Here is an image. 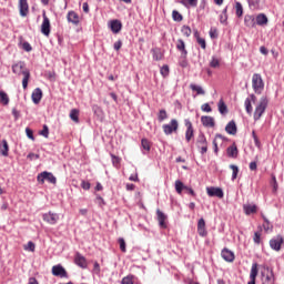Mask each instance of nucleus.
<instances>
[{"label": "nucleus", "mask_w": 284, "mask_h": 284, "mask_svg": "<svg viewBox=\"0 0 284 284\" xmlns=\"http://www.w3.org/2000/svg\"><path fill=\"white\" fill-rule=\"evenodd\" d=\"M9 146H8V141H6V140H2L1 142H0V154L2 155V156H8V152H9Z\"/></svg>", "instance_id": "obj_29"}, {"label": "nucleus", "mask_w": 284, "mask_h": 284, "mask_svg": "<svg viewBox=\"0 0 284 284\" xmlns=\"http://www.w3.org/2000/svg\"><path fill=\"white\" fill-rule=\"evenodd\" d=\"M81 187H82V190H90V187H91L90 182H87L83 180L81 182Z\"/></svg>", "instance_id": "obj_59"}, {"label": "nucleus", "mask_w": 284, "mask_h": 284, "mask_svg": "<svg viewBox=\"0 0 284 284\" xmlns=\"http://www.w3.org/2000/svg\"><path fill=\"white\" fill-rule=\"evenodd\" d=\"M222 258L226 261L227 263H233L234 262V252L223 248L221 253Z\"/></svg>", "instance_id": "obj_19"}, {"label": "nucleus", "mask_w": 284, "mask_h": 284, "mask_svg": "<svg viewBox=\"0 0 284 284\" xmlns=\"http://www.w3.org/2000/svg\"><path fill=\"white\" fill-rule=\"evenodd\" d=\"M42 219L45 223H49V225H57V223H59V214L52 213L51 211L44 213Z\"/></svg>", "instance_id": "obj_8"}, {"label": "nucleus", "mask_w": 284, "mask_h": 284, "mask_svg": "<svg viewBox=\"0 0 284 284\" xmlns=\"http://www.w3.org/2000/svg\"><path fill=\"white\" fill-rule=\"evenodd\" d=\"M12 114H13L16 121H18L19 116H21V112H19V110H17V109H12Z\"/></svg>", "instance_id": "obj_61"}, {"label": "nucleus", "mask_w": 284, "mask_h": 284, "mask_svg": "<svg viewBox=\"0 0 284 284\" xmlns=\"http://www.w3.org/2000/svg\"><path fill=\"white\" fill-rule=\"evenodd\" d=\"M183 190H187V186H185V184H183L181 180L175 181V191L178 192V194H182Z\"/></svg>", "instance_id": "obj_33"}, {"label": "nucleus", "mask_w": 284, "mask_h": 284, "mask_svg": "<svg viewBox=\"0 0 284 284\" xmlns=\"http://www.w3.org/2000/svg\"><path fill=\"white\" fill-rule=\"evenodd\" d=\"M153 59L155 61H161V59H163V54L161 53V51L159 50H153Z\"/></svg>", "instance_id": "obj_49"}, {"label": "nucleus", "mask_w": 284, "mask_h": 284, "mask_svg": "<svg viewBox=\"0 0 284 284\" xmlns=\"http://www.w3.org/2000/svg\"><path fill=\"white\" fill-rule=\"evenodd\" d=\"M41 32L44 34V37H50V19L48 18V16H45V12L43 13Z\"/></svg>", "instance_id": "obj_13"}, {"label": "nucleus", "mask_w": 284, "mask_h": 284, "mask_svg": "<svg viewBox=\"0 0 284 284\" xmlns=\"http://www.w3.org/2000/svg\"><path fill=\"white\" fill-rule=\"evenodd\" d=\"M253 241H254V243H256V245H261V232L254 233Z\"/></svg>", "instance_id": "obj_54"}, {"label": "nucleus", "mask_w": 284, "mask_h": 284, "mask_svg": "<svg viewBox=\"0 0 284 284\" xmlns=\"http://www.w3.org/2000/svg\"><path fill=\"white\" fill-rule=\"evenodd\" d=\"M244 23L247 28H254V26H256V22L253 16H245Z\"/></svg>", "instance_id": "obj_32"}, {"label": "nucleus", "mask_w": 284, "mask_h": 284, "mask_svg": "<svg viewBox=\"0 0 284 284\" xmlns=\"http://www.w3.org/2000/svg\"><path fill=\"white\" fill-rule=\"evenodd\" d=\"M156 215H158V221H159V225L160 227H168V224H165V221H168V215H165V213L161 212V210L156 211Z\"/></svg>", "instance_id": "obj_22"}, {"label": "nucleus", "mask_w": 284, "mask_h": 284, "mask_svg": "<svg viewBox=\"0 0 284 284\" xmlns=\"http://www.w3.org/2000/svg\"><path fill=\"white\" fill-rule=\"evenodd\" d=\"M24 250H26L27 252H34L36 245L33 244V242H28V243L24 245Z\"/></svg>", "instance_id": "obj_48"}, {"label": "nucleus", "mask_w": 284, "mask_h": 284, "mask_svg": "<svg viewBox=\"0 0 284 284\" xmlns=\"http://www.w3.org/2000/svg\"><path fill=\"white\" fill-rule=\"evenodd\" d=\"M217 108H219L220 114H227V105L223 100L219 101Z\"/></svg>", "instance_id": "obj_35"}, {"label": "nucleus", "mask_w": 284, "mask_h": 284, "mask_svg": "<svg viewBox=\"0 0 284 284\" xmlns=\"http://www.w3.org/2000/svg\"><path fill=\"white\" fill-rule=\"evenodd\" d=\"M141 145L143 150H145L146 152H150V141H148V139H142Z\"/></svg>", "instance_id": "obj_47"}, {"label": "nucleus", "mask_w": 284, "mask_h": 284, "mask_svg": "<svg viewBox=\"0 0 284 284\" xmlns=\"http://www.w3.org/2000/svg\"><path fill=\"white\" fill-rule=\"evenodd\" d=\"M122 284H134V280L132 275L125 276L121 281Z\"/></svg>", "instance_id": "obj_45"}, {"label": "nucleus", "mask_w": 284, "mask_h": 284, "mask_svg": "<svg viewBox=\"0 0 284 284\" xmlns=\"http://www.w3.org/2000/svg\"><path fill=\"white\" fill-rule=\"evenodd\" d=\"M19 11H20V17H28V12H30L28 0H19Z\"/></svg>", "instance_id": "obj_16"}, {"label": "nucleus", "mask_w": 284, "mask_h": 284, "mask_svg": "<svg viewBox=\"0 0 284 284\" xmlns=\"http://www.w3.org/2000/svg\"><path fill=\"white\" fill-rule=\"evenodd\" d=\"M26 134H27L28 139H31V141H34V133L32 132V130L30 128L26 129Z\"/></svg>", "instance_id": "obj_57"}, {"label": "nucleus", "mask_w": 284, "mask_h": 284, "mask_svg": "<svg viewBox=\"0 0 284 284\" xmlns=\"http://www.w3.org/2000/svg\"><path fill=\"white\" fill-rule=\"evenodd\" d=\"M283 235H277L270 241V247L275 252H281V245H283Z\"/></svg>", "instance_id": "obj_9"}, {"label": "nucleus", "mask_w": 284, "mask_h": 284, "mask_svg": "<svg viewBox=\"0 0 284 284\" xmlns=\"http://www.w3.org/2000/svg\"><path fill=\"white\" fill-rule=\"evenodd\" d=\"M70 119L71 121H74V123H79V110L72 109L70 112Z\"/></svg>", "instance_id": "obj_37"}, {"label": "nucleus", "mask_w": 284, "mask_h": 284, "mask_svg": "<svg viewBox=\"0 0 284 284\" xmlns=\"http://www.w3.org/2000/svg\"><path fill=\"white\" fill-rule=\"evenodd\" d=\"M184 125L186 128L185 131V141L190 143L192 139H194V126L192 125V122L190 120H184Z\"/></svg>", "instance_id": "obj_7"}, {"label": "nucleus", "mask_w": 284, "mask_h": 284, "mask_svg": "<svg viewBox=\"0 0 284 284\" xmlns=\"http://www.w3.org/2000/svg\"><path fill=\"white\" fill-rule=\"evenodd\" d=\"M181 68H187V60L183 58V60L180 61Z\"/></svg>", "instance_id": "obj_63"}, {"label": "nucleus", "mask_w": 284, "mask_h": 284, "mask_svg": "<svg viewBox=\"0 0 284 284\" xmlns=\"http://www.w3.org/2000/svg\"><path fill=\"white\" fill-rule=\"evenodd\" d=\"M181 3L182 6H185V8H187V6H191L192 8H196L199 0H182Z\"/></svg>", "instance_id": "obj_38"}, {"label": "nucleus", "mask_w": 284, "mask_h": 284, "mask_svg": "<svg viewBox=\"0 0 284 284\" xmlns=\"http://www.w3.org/2000/svg\"><path fill=\"white\" fill-rule=\"evenodd\" d=\"M197 233L200 236H207V230L205 229V220L200 219L197 222Z\"/></svg>", "instance_id": "obj_23"}, {"label": "nucleus", "mask_w": 284, "mask_h": 284, "mask_svg": "<svg viewBox=\"0 0 284 284\" xmlns=\"http://www.w3.org/2000/svg\"><path fill=\"white\" fill-rule=\"evenodd\" d=\"M112 158V163L115 168H119V164L121 163V159H119V156H115V155H111Z\"/></svg>", "instance_id": "obj_55"}, {"label": "nucleus", "mask_w": 284, "mask_h": 284, "mask_svg": "<svg viewBox=\"0 0 284 284\" xmlns=\"http://www.w3.org/2000/svg\"><path fill=\"white\" fill-rule=\"evenodd\" d=\"M252 88H253L255 94H261V92H263V90L265 88V83L263 82V78L261 77V74H258V73L253 74Z\"/></svg>", "instance_id": "obj_3"}, {"label": "nucleus", "mask_w": 284, "mask_h": 284, "mask_svg": "<svg viewBox=\"0 0 284 284\" xmlns=\"http://www.w3.org/2000/svg\"><path fill=\"white\" fill-rule=\"evenodd\" d=\"M219 141H223V135L217 134V135H215V139L213 140L215 154H219Z\"/></svg>", "instance_id": "obj_36"}, {"label": "nucleus", "mask_w": 284, "mask_h": 284, "mask_svg": "<svg viewBox=\"0 0 284 284\" xmlns=\"http://www.w3.org/2000/svg\"><path fill=\"white\" fill-rule=\"evenodd\" d=\"M201 123L204 125V128H214L215 125L214 118L210 115H203L201 118Z\"/></svg>", "instance_id": "obj_20"}, {"label": "nucleus", "mask_w": 284, "mask_h": 284, "mask_svg": "<svg viewBox=\"0 0 284 284\" xmlns=\"http://www.w3.org/2000/svg\"><path fill=\"white\" fill-rule=\"evenodd\" d=\"M37 179L38 183L44 184L45 181H48L49 183H52V185H57V178L50 172L43 171L38 174Z\"/></svg>", "instance_id": "obj_5"}, {"label": "nucleus", "mask_w": 284, "mask_h": 284, "mask_svg": "<svg viewBox=\"0 0 284 284\" xmlns=\"http://www.w3.org/2000/svg\"><path fill=\"white\" fill-rule=\"evenodd\" d=\"M243 211L246 216H251V214H256V212H258V206H256V204L247 203L243 205Z\"/></svg>", "instance_id": "obj_17"}, {"label": "nucleus", "mask_w": 284, "mask_h": 284, "mask_svg": "<svg viewBox=\"0 0 284 284\" xmlns=\"http://www.w3.org/2000/svg\"><path fill=\"white\" fill-rule=\"evenodd\" d=\"M118 243H119V245H120L121 252H128V250L125 248V240H124L123 237H120V239L118 240Z\"/></svg>", "instance_id": "obj_50"}, {"label": "nucleus", "mask_w": 284, "mask_h": 284, "mask_svg": "<svg viewBox=\"0 0 284 284\" xmlns=\"http://www.w3.org/2000/svg\"><path fill=\"white\" fill-rule=\"evenodd\" d=\"M28 284H39V281H37L34 277H30Z\"/></svg>", "instance_id": "obj_64"}, {"label": "nucleus", "mask_w": 284, "mask_h": 284, "mask_svg": "<svg viewBox=\"0 0 284 284\" xmlns=\"http://www.w3.org/2000/svg\"><path fill=\"white\" fill-rule=\"evenodd\" d=\"M220 22H221V23H227V14L222 13V14L220 16Z\"/></svg>", "instance_id": "obj_62"}, {"label": "nucleus", "mask_w": 284, "mask_h": 284, "mask_svg": "<svg viewBox=\"0 0 284 284\" xmlns=\"http://www.w3.org/2000/svg\"><path fill=\"white\" fill-rule=\"evenodd\" d=\"M176 48L182 52V59H185V57H187V50L185 49V42L182 39L178 40Z\"/></svg>", "instance_id": "obj_27"}, {"label": "nucleus", "mask_w": 284, "mask_h": 284, "mask_svg": "<svg viewBox=\"0 0 284 284\" xmlns=\"http://www.w3.org/2000/svg\"><path fill=\"white\" fill-rule=\"evenodd\" d=\"M252 103H256V95L254 94H251L248 98L245 99L244 105L247 114H252V112H254Z\"/></svg>", "instance_id": "obj_14"}, {"label": "nucleus", "mask_w": 284, "mask_h": 284, "mask_svg": "<svg viewBox=\"0 0 284 284\" xmlns=\"http://www.w3.org/2000/svg\"><path fill=\"white\" fill-rule=\"evenodd\" d=\"M190 88L193 92H196V94L203 95L205 94V90H203V87L199 84L191 83Z\"/></svg>", "instance_id": "obj_31"}, {"label": "nucleus", "mask_w": 284, "mask_h": 284, "mask_svg": "<svg viewBox=\"0 0 284 284\" xmlns=\"http://www.w3.org/2000/svg\"><path fill=\"white\" fill-rule=\"evenodd\" d=\"M23 67L19 65V64H14L12 67V71L14 72V74H20V72H22L23 74V79H22V88L23 90H26L28 88V81H30V71L28 70H22ZM22 70V71H21Z\"/></svg>", "instance_id": "obj_4"}, {"label": "nucleus", "mask_w": 284, "mask_h": 284, "mask_svg": "<svg viewBox=\"0 0 284 284\" xmlns=\"http://www.w3.org/2000/svg\"><path fill=\"white\" fill-rule=\"evenodd\" d=\"M225 131L227 132V134H236V122L230 121L225 126Z\"/></svg>", "instance_id": "obj_28"}, {"label": "nucleus", "mask_w": 284, "mask_h": 284, "mask_svg": "<svg viewBox=\"0 0 284 284\" xmlns=\"http://www.w3.org/2000/svg\"><path fill=\"white\" fill-rule=\"evenodd\" d=\"M172 18H173V21H183V16L180 14V12L176 11V10H174V11L172 12Z\"/></svg>", "instance_id": "obj_43"}, {"label": "nucleus", "mask_w": 284, "mask_h": 284, "mask_svg": "<svg viewBox=\"0 0 284 284\" xmlns=\"http://www.w3.org/2000/svg\"><path fill=\"white\" fill-rule=\"evenodd\" d=\"M22 48L26 52H32V45L29 42H23Z\"/></svg>", "instance_id": "obj_58"}, {"label": "nucleus", "mask_w": 284, "mask_h": 284, "mask_svg": "<svg viewBox=\"0 0 284 284\" xmlns=\"http://www.w3.org/2000/svg\"><path fill=\"white\" fill-rule=\"evenodd\" d=\"M122 45H123V42L121 40H119L113 44V48H114V50L119 51V50H121Z\"/></svg>", "instance_id": "obj_60"}, {"label": "nucleus", "mask_w": 284, "mask_h": 284, "mask_svg": "<svg viewBox=\"0 0 284 284\" xmlns=\"http://www.w3.org/2000/svg\"><path fill=\"white\" fill-rule=\"evenodd\" d=\"M67 19H68L69 23H73V26H79V14H77V12L69 11Z\"/></svg>", "instance_id": "obj_24"}, {"label": "nucleus", "mask_w": 284, "mask_h": 284, "mask_svg": "<svg viewBox=\"0 0 284 284\" xmlns=\"http://www.w3.org/2000/svg\"><path fill=\"white\" fill-rule=\"evenodd\" d=\"M160 72H161L162 77H168V74H170V67L163 65V67L160 69Z\"/></svg>", "instance_id": "obj_52"}, {"label": "nucleus", "mask_w": 284, "mask_h": 284, "mask_svg": "<svg viewBox=\"0 0 284 284\" xmlns=\"http://www.w3.org/2000/svg\"><path fill=\"white\" fill-rule=\"evenodd\" d=\"M121 28H123V24L119 20H112L110 22V29L114 34H119L121 32Z\"/></svg>", "instance_id": "obj_21"}, {"label": "nucleus", "mask_w": 284, "mask_h": 284, "mask_svg": "<svg viewBox=\"0 0 284 284\" xmlns=\"http://www.w3.org/2000/svg\"><path fill=\"white\" fill-rule=\"evenodd\" d=\"M0 103H2V105H8L10 103V98L4 91H0Z\"/></svg>", "instance_id": "obj_34"}, {"label": "nucleus", "mask_w": 284, "mask_h": 284, "mask_svg": "<svg viewBox=\"0 0 284 284\" xmlns=\"http://www.w3.org/2000/svg\"><path fill=\"white\" fill-rule=\"evenodd\" d=\"M31 99L36 105L41 103V99H43V91H41L40 88L34 89Z\"/></svg>", "instance_id": "obj_18"}, {"label": "nucleus", "mask_w": 284, "mask_h": 284, "mask_svg": "<svg viewBox=\"0 0 284 284\" xmlns=\"http://www.w3.org/2000/svg\"><path fill=\"white\" fill-rule=\"evenodd\" d=\"M202 112H212V106H210V103H204L201 106Z\"/></svg>", "instance_id": "obj_56"}, {"label": "nucleus", "mask_w": 284, "mask_h": 284, "mask_svg": "<svg viewBox=\"0 0 284 284\" xmlns=\"http://www.w3.org/2000/svg\"><path fill=\"white\" fill-rule=\"evenodd\" d=\"M206 194L209 196H216L217 199H223L224 196L223 189L214 186L206 187Z\"/></svg>", "instance_id": "obj_12"}, {"label": "nucleus", "mask_w": 284, "mask_h": 284, "mask_svg": "<svg viewBox=\"0 0 284 284\" xmlns=\"http://www.w3.org/2000/svg\"><path fill=\"white\" fill-rule=\"evenodd\" d=\"M256 24L257 26H267V16H265L264 13H260L256 17Z\"/></svg>", "instance_id": "obj_30"}, {"label": "nucleus", "mask_w": 284, "mask_h": 284, "mask_svg": "<svg viewBox=\"0 0 284 284\" xmlns=\"http://www.w3.org/2000/svg\"><path fill=\"white\" fill-rule=\"evenodd\" d=\"M181 32L184 37H191L192 36V29L189 26H183L181 29Z\"/></svg>", "instance_id": "obj_40"}, {"label": "nucleus", "mask_w": 284, "mask_h": 284, "mask_svg": "<svg viewBox=\"0 0 284 284\" xmlns=\"http://www.w3.org/2000/svg\"><path fill=\"white\" fill-rule=\"evenodd\" d=\"M261 281L262 284H275L276 277L274 276V271L270 266H263L261 270Z\"/></svg>", "instance_id": "obj_1"}, {"label": "nucleus", "mask_w": 284, "mask_h": 284, "mask_svg": "<svg viewBox=\"0 0 284 284\" xmlns=\"http://www.w3.org/2000/svg\"><path fill=\"white\" fill-rule=\"evenodd\" d=\"M267 103H268L267 98L262 97L260 99V102L256 104L255 111H254V114H253L254 121L261 120L263 114H265V110H267Z\"/></svg>", "instance_id": "obj_2"}, {"label": "nucleus", "mask_w": 284, "mask_h": 284, "mask_svg": "<svg viewBox=\"0 0 284 284\" xmlns=\"http://www.w3.org/2000/svg\"><path fill=\"white\" fill-rule=\"evenodd\" d=\"M75 264H78L79 267H82V268L88 267V262L85 261V257L80 253H77L75 255Z\"/></svg>", "instance_id": "obj_25"}, {"label": "nucleus", "mask_w": 284, "mask_h": 284, "mask_svg": "<svg viewBox=\"0 0 284 284\" xmlns=\"http://www.w3.org/2000/svg\"><path fill=\"white\" fill-rule=\"evenodd\" d=\"M258 276V264L253 263L250 273V281L247 284H256V277Z\"/></svg>", "instance_id": "obj_15"}, {"label": "nucleus", "mask_w": 284, "mask_h": 284, "mask_svg": "<svg viewBox=\"0 0 284 284\" xmlns=\"http://www.w3.org/2000/svg\"><path fill=\"white\" fill-rule=\"evenodd\" d=\"M196 145L200 148L201 154H205L207 152V139H205L204 134H200L197 136Z\"/></svg>", "instance_id": "obj_10"}, {"label": "nucleus", "mask_w": 284, "mask_h": 284, "mask_svg": "<svg viewBox=\"0 0 284 284\" xmlns=\"http://www.w3.org/2000/svg\"><path fill=\"white\" fill-rule=\"evenodd\" d=\"M226 154L231 159H236L239 156V149L233 144L226 149Z\"/></svg>", "instance_id": "obj_26"}, {"label": "nucleus", "mask_w": 284, "mask_h": 284, "mask_svg": "<svg viewBox=\"0 0 284 284\" xmlns=\"http://www.w3.org/2000/svg\"><path fill=\"white\" fill-rule=\"evenodd\" d=\"M41 136H44V139H48L49 134H50V130L48 129V125H43L42 131L40 132Z\"/></svg>", "instance_id": "obj_53"}, {"label": "nucleus", "mask_w": 284, "mask_h": 284, "mask_svg": "<svg viewBox=\"0 0 284 284\" xmlns=\"http://www.w3.org/2000/svg\"><path fill=\"white\" fill-rule=\"evenodd\" d=\"M230 169L232 170V181H235L236 176H239V166L235 164H231Z\"/></svg>", "instance_id": "obj_39"}, {"label": "nucleus", "mask_w": 284, "mask_h": 284, "mask_svg": "<svg viewBox=\"0 0 284 284\" xmlns=\"http://www.w3.org/2000/svg\"><path fill=\"white\" fill-rule=\"evenodd\" d=\"M210 65H211L212 68H220L221 61H220L217 58L213 57L212 60H211V62H210Z\"/></svg>", "instance_id": "obj_46"}, {"label": "nucleus", "mask_w": 284, "mask_h": 284, "mask_svg": "<svg viewBox=\"0 0 284 284\" xmlns=\"http://www.w3.org/2000/svg\"><path fill=\"white\" fill-rule=\"evenodd\" d=\"M258 3H261V0H248L251 10H256V8H258Z\"/></svg>", "instance_id": "obj_44"}, {"label": "nucleus", "mask_w": 284, "mask_h": 284, "mask_svg": "<svg viewBox=\"0 0 284 284\" xmlns=\"http://www.w3.org/2000/svg\"><path fill=\"white\" fill-rule=\"evenodd\" d=\"M235 9H236V17H243V4H241V2H236Z\"/></svg>", "instance_id": "obj_42"}, {"label": "nucleus", "mask_w": 284, "mask_h": 284, "mask_svg": "<svg viewBox=\"0 0 284 284\" xmlns=\"http://www.w3.org/2000/svg\"><path fill=\"white\" fill-rule=\"evenodd\" d=\"M53 276H59L60 278H68V271L63 268L61 264L52 266Z\"/></svg>", "instance_id": "obj_11"}, {"label": "nucleus", "mask_w": 284, "mask_h": 284, "mask_svg": "<svg viewBox=\"0 0 284 284\" xmlns=\"http://www.w3.org/2000/svg\"><path fill=\"white\" fill-rule=\"evenodd\" d=\"M158 119L160 122L165 121L168 119V112L164 109L160 110Z\"/></svg>", "instance_id": "obj_41"}, {"label": "nucleus", "mask_w": 284, "mask_h": 284, "mask_svg": "<svg viewBox=\"0 0 284 284\" xmlns=\"http://www.w3.org/2000/svg\"><path fill=\"white\" fill-rule=\"evenodd\" d=\"M164 134L170 136V134H174V132H179V121L176 119H172L169 124L162 125Z\"/></svg>", "instance_id": "obj_6"}, {"label": "nucleus", "mask_w": 284, "mask_h": 284, "mask_svg": "<svg viewBox=\"0 0 284 284\" xmlns=\"http://www.w3.org/2000/svg\"><path fill=\"white\" fill-rule=\"evenodd\" d=\"M196 42L199 43V45H201V49L202 50H205L207 48V44L205 42V39L201 38V37H197V40Z\"/></svg>", "instance_id": "obj_51"}]
</instances>
